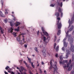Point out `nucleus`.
I'll return each mask as SVG.
<instances>
[{"label": "nucleus", "instance_id": "obj_42", "mask_svg": "<svg viewBox=\"0 0 74 74\" xmlns=\"http://www.w3.org/2000/svg\"><path fill=\"white\" fill-rule=\"evenodd\" d=\"M42 52L43 53H45V49H43L42 50Z\"/></svg>", "mask_w": 74, "mask_h": 74}, {"label": "nucleus", "instance_id": "obj_47", "mask_svg": "<svg viewBox=\"0 0 74 74\" xmlns=\"http://www.w3.org/2000/svg\"><path fill=\"white\" fill-rule=\"evenodd\" d=\"M27 58L28 59V60H29V61L31 60V59L30 58H29V57H27Z\"/></svg>", "mask_w": 74, "mask_h": 74}, {"label": "nucleus", "instance_id": "obj_32", "mask_svg": "<svg viewBox=\"0 0 74 74\" xmlns=\"http://www.w3.org/2000/svg\"><path fill=\"white\" fill-rule=\"evenodd\" d=\"M25 34H26L25 33H22L20 34V35H21L22 36H25Z\"/></svg>", "mask_w": 74, "mask_h": 74}, {"label": "nucleus", "instance_id": "obj_51", "mask_svg": "<svg viewBox=\"0 0 74 74\" xmlns=\"http://www.w3.org/2000/svg\"><path fill=\"white\" fill-rule=\"evenodd\" d=\"M61 17H62V16H63V13L62 12H61Z\"/></svg>", "mask_w": 74, "mask_h": 74}, {"label": "nucleus", "instance_id": "obj_17", "mask_svg": "<svg viewBox=\"0 0 74 74\" xmlns=\"http://www.w3.org/2000/svg\"><path fill=\"white\" fill-rule=\"evenodd\" d=\"M20 68L21 69L22 71H23V70H25V71H26V69H24V68H23V66H21L20 67Z\"/></svg>", "mask_w": 74, "mask_h": 74}, {"label": "nucleus", "instance_id": "obj_15", "mask_svg": "<svg viewBox=\"0 0 74 74\" xmlns=\"http://www.w3.org/2000/svg\"><path fill=\"white\" fill-rule=\"evenodd\" d=\"M20 24H21V23L18 22H16V27H17V26H18Z\"/></svg>", "mask_w": 74, "mask_h": 74}, {"label": "nucleus", "instance_id": "obj_19", "mask_svg": "<svg viewBox=\"0 0 74 74\" xmlns=\"http://www.w3.org/2000/svg\"><path fill=\"white\" fill-rule=\"evenodd\" d=\"M42 30L43 33H44L45 31V29H44V27H42Z\"/></svg>", "mask_w": 74, "mask_h": 74}, {"label": "nucleus", "instance_id": "obj_13", "mask_svg": "<svg viewBox=\"0 0 74 74\" xmlns=\"http://www.w3.org/2000/svg\"><path fill=\"white\" fill-rule=\"evenodd\" d=\"M66 55H69V54L70 53V51L68 50H67L66 51Z\"/></svg>", "mask_w": 74, "mask_h": 74}, {"label": "nucleus", "instance_id": "obj_9", "mask_svg": "<svg viewBox=\"0 0 74 74\" xmlns=\"http://www.w3.org/2000/svg\"><path fill=\"white\" fill-rule=\"evenodd\" d=\"M59 63L60 64H64V63L65 62H64V60H59Z\"/></svg>", "mask_w": 74, "mask_h": 74}, {"label": "nucleus", "instance_id": "obj_44", "mask_svg": "<svg viewBox=\"0 0 74 74\" xmlns=\"http://www.w3.org/2000/svg\"><path fill=\"white\" fill-rule=\"evenodd\" d=\"M62 51H64V47H63L62 48Z\"/></svg>", "mask_w": 74, "mask_h": 74}, {"label": "nucleus", "instance_id": "obj_6", "mask_svg": "<svg viewBox=\"0 0 74 74\" xmlns=\"http://www.w3.org/2000/svg\"><path fill=\"white\" fill-rule=\"evenodd\" d=\"M67 38H65L63 40V42H64V46L65 47H67V43H66V39Z\"/></svg>", "mask_w": 74, "mask_h": 74}, {"label": "nucleus", "instance_id": "obj_36", "mask_svg": "<svg viewBox=\"0 0 74 74\" xmlns=\"http://www.w3.org/2000/svg\"><path fill=\"white\" fill-rule=\"evenodd\" d=\"M10 25H11V26H13V24H12V22H10Z\"/></svg>", "mask_w": 74, "mask_h": 74}, {"label": "nucleus", "instance_id": "obj_21", "mask_svg": "<svg viewBox=\"0 0 74 74\" xmlns=\"http://www.w3.org/2000/svg\"><path fill=\"white\" fill-rule=\"evenodd\" d=\"M19 27H18L17 29H15V31H16L17 32H18L19 30Z\"/></svg>", "mask_w": 74, "mask_h": 74}, {"label": "nucleus", "instance_id": "obj_24", "mask_svg": "<svg viewBox=\"0 0 74 74\" xmlns=\"http://www.w3.org/2000/svg\"><path fill=\"white\" fill-rule=\"evenodd\" d=\"M4 21L5 23H6L7 22V18L5 19L4 20Z\"/></svg>", "mask_w": 74, "mask_h": 74}, {"label": "nucleus", "instance_id": "obj_20", "mask_svg": "<svg viewBox=\"0 0 74 74\" xmlns=\"http://www.w3.org/2000/svg\"><path fill=\"white\" fill-rule=\"evenodd\" d=\"M59 50V46H57L56 49V52H58Z\"/></svg>", "mask_w": 74, "mask_h": 74}, {"label": "nucleus", "instance_id": "obj_18", "mask_svg": "<svg viewBox=\"0 0 74 74\" xmlns=\"http://www.w3.org/2000/svg\"><path fill=\"white\" fill-rule=\"evenodd\" d=\"M43 34H45V36H49L47 32H45L44 33H43Z\"/></svg>", "mask_w": 74, "mask_h": 74}, {"label": "nucleus", "instance_id": "obj_10", "mask_svg": "<svg viewBox=\"0 0 74 74\" xmlns=\"http://www.w3.org/2000/svg\"><path fill=\"white\" fill-rule=\"evenodd\" d=\"M72 67H73V64H71L69 67L68 69V71H70L72 69Z\"/></svg>", "mask_w": 74, "mask_h": 74}, {"label": "nucleus", "instance_id": "obj_8", "mask_svg": "<svg viewBox=\"0 0 74 74\" xmlns=\"http://www.w3.org/2000/svg\"><path fill=\"white\" fill-rule=\"evenodd\" d=\"M0 30L1 31V34H4V29L0 26Z\"/></svg>", "mask_w": 74, "mask_h": 74}, {"label": "nucleus", "instance_id": "obj_46", "mask_svg": "<svg viewBox=\"0 0 74 74\" xmlns=\"http://www.w3.org/2000/svg\"><path fill=\"white\" fill-rule=\"evenodd\" d=\"M25 39L24 38H23V42H25Z\"/></svg>", "mask_w": 74, "mask_h": 74}, {"label": "nucleus", "instance_id": "obj_23", "mask_svg": "<svg viewBox=\"0 0 74 74\" xmlns=\"http://www.w3.org/2000/svg\"><path fill=\"white\" fill-rule=\"evenodd\" d=\"M16 33L13 32L12 34L14 35V37H16Z\"/></svg>", "mask_w": 74, "mask_h": 74}, {"label": "nucleus", "instance_id": "obj_56", "mask_svg": "<svg viewBox=\"0 0 74 74\" xmlns=\"http://www.w3.org/2000/svg\"><path fill=\"white\" fill-rule=\"evenodd\" d=\"M39 70H40V71L41 73H42V71H41V69H40Z\"/></svg>", "mask_w": 74, "mask_h": 74}, {"label": "nucleus", "instance_id": "obj_52", "mask_svg": "<svg viewBox=\"0 0 74 74\" xmlns=\"http://www.w3.org/2000/svg\"><path fill=\"white\" fill-rule=\"evenodd\" d=\"M22 61H23V59H22L21 60H20V61H19V62L20 63H21V62H22Z\"/></svg>", "mask_w": 74, "mask_h": 74}, {"label": "nucleus", "instance_id": "obj_1", "mask_svg": "<svg viewBox=\"0 0 74 74\" xmlns=\"http://www.w3.org/2000/svg\"><path fill=\"white\" fill-rule=\"evenodd\" d=\"M68 32L69 31H67V32H66V31H65V32L67 35L66 37H68V41L70 42L71 45V51L72 52H74V46H73V44H72L74 40H73V38L71 37V35H68Z\"/></svg>", "mask_w": 74, "mask_h": 74}, {"label": "nucleus", "instance_id": "obj_3", "mask_svg": "<svg viewBox=\"0 0 74 74\" xmlns=\"http://www.w3.org/2000/svg\"><path fill=\"white\" fill-rule=\"evenodd\" d=\"M57 19L58 20V21H57L58 23H57V25H58V29H60L62 27V23H61V22L59 23V21L60 20V18L58 17L57 18Z\"/></svg>", "mask_w": 74, "mask_h": 74}, {"label": "nucleus", "instance_id": "obj_26", "mask_svg": "<svg viewBox=\"0 0 74 74\" xmlns=\"http://www.w3.org/2000/svg\"><path fill=\"white\" fill-rule=\"evenodd\" d=\"M56 43H54V47H53V48H54V49H55V48L56 47Z\"/></svg>", "mask_w": 74, "mask_h": 74}, {"label": "nucleus", "instance_id": "obj_35", "mask_svg": "<svg viewBox=\"0 0 74 74\" xmlns=\"http://www.w3.org/2000/svg\"><path fill=\"white\" fill-rule=\"evenodd\" d=\"M1 4H2V7H3V1L2 0H1Z\"/></svg>", "mask_w": 74, "mask_h": 74}, {"label": "nucleus", "instance_id": "obj_22", "mask_svg": "<svg viewBox=\"0 0 74 74\" xmlns=\"http://www.w3.org/2000/svg\"><path fill=\"white\" fill-rule=\"evenodd\" d=\"M63 67L64 69H66V67H67V66H66V65L64 64H63Z\"/></svg>", "mask_w": 74, "mask_h": 74}, {"label": "nucleus", "instance_id": "obj_4", "mask_svg": "<svg viewBox=\"0 0 74 74\" xmlns=\"http://www.w3.org/2000/svg\"><path fill=\"white\" fill-rule=\"evenodd\" d=\"M16 38L17 41L19 42V44L20 45H22V44H24V43H23L22 42V40H21L20 38L19 37H18Z\"/></svg>", "mask_w": 74, "mask_h": 74}, {"label": "nucleus", "instance_id": "obj_48", "mask_svg": "<svg viewBox=\"0 0 74 74\" xmlns=\"http://www.w3.org/2000/svg\"><path fill=\"white\" fill-rule=\"evenodd\" d=\"M16 19V18L14 17V18H13V21H15Z\"/></svg>", "mask_w": 74, "mask_h": 74}, {"label": "nucleus", "instance_id": "obj_11", "mask_svg": "<svg viewBox=\"0 0 74 74\" xmlns=\"http://www.w3.org/2000/svg\"><path fill=\"white\" fill-rule=\"evenodd\" d=\"M60 33H61V31L60 30H59L57 33V35L58 36H59L60 34Z\"/></svg>", "mask_w": 74, "mask_h": 74}, {"label": "nucleus", "instance_id": "obj_41", "mask_svg": "<svg viewBox=\"0 0 74 74\" xmlns=\"http://www.w3.org/2000/svg\"><path fill=\"white\" fill-rule=\"evenodd\" d=\"M50 64L51 66H52V60H51L50 62Z\"/></svg>", "mask_w": 74, "mask_h": 74}, {"label": "nucleus", "instance_id": "obj_33", "mask_svg": "<svg viewBox=\"0 0 74 74\" xmlns=\"http://www.w3.org/2000/svg\"><path fill=\"white\" fill-rule=\"evenodd\" d=\"M43 55L44 57H45V56L46 55V53H43Z\"/></svg>", "mask_w": 74, "mask_h": 74}, {"label": "nucleus", "instance_id": "obj_63", "mask_svg": "<svg viewBox=\"0 0 74 74\" xmlns=\"http://www.w3.org/2000/svg\"><path fill=\"white\" fill-rule=\"evenodd\" d=\"M58 5H60V3L59 2L58 3Z\"/></svg>", "mask_w": 74, "mask_h": 74}, {"label": "nucleus", "instance_id": "obj_62", "mask_svg": "<svg viewBox=\"0 0 74 74\" xmlns=\"http://www.w3.org/2000/svg\"><path fill=\"white\" fill-rule=\"evenodd\" d=\"M29 62L30 63H32L31 62V60H30L29 61Z\"/></svg>", "mask_w": 74, "mask_h": 74}, {"label": "nucleus", "instance_id": "obj_29", "mask_svg": "<svg viewBox=\"0 0 74 74\" xmlns=\"http://www.w3.org/2000/svg\"><path fill=\"white\" fill-rule=\"evenodd\" d=\"M60 60H62V59H63V58H62V56H61L60 57Z\"/></svg>", "mask_w": 74, "mask_h": 74}, {"label": "nucleus", "instance_id": "obj_43", "mask_svg": "<svg viewBox=\"0 0 74 74\" xmlns=\"http://www.w3.org/2000/svg\"><path fill=\"white\" fill-rule=\"evenodd\" d=\"M55 56L56 57V58H58V53H56V55H55Z\"/></svg>", "mask_w": 74, "mask_h": 74}, {"label": "nucleus", "instance_id": "obj_31", "mask_svg": "<svg viewBox=\"0 0 74 74\" xmlns=\"http://www.w3.org/2000/svg\"><path fill=\"white\" fill-rule=\"evenodd\" d=\"M71 74H74V70H72L71 71Z\"/></svg>", "mask_w": 74, "mask_h": 74}, {"label": "nucleus", "instance_id": "obj_38", "mask_svg": "<svg viewBox=\"0 0 74 74\" xmlns=\"http://www.w3.org/2000/svg\"><path fill=\"white\" fill-rule=\"evenodd\" d=\"M62 5H63V3L62 2H61L60 4V6L61 7H62Z\"/></svg>", "mask_w": 74, "mask_h": 74}, {"label": "nucleus", "instance_id": "obj_37", "mask_svg": "<svg viewBox=\"0 0 74 74\" xmlns=\"http://www.w3.org/2000/svg\"><path fill=\"white\" fill-rule=\"evenodd\" d=\"M58 11L59 12H61L62 11H61V9H60V8H59L58 9Z\"/></svg>", "mask_w": 74, "mask_h": 74}, {"label": "nucleus", "instance_id": "obj_40", "mask_svg": "<svg viewBox=\"0 0 74 74\" xmlns=\"http://www.w3.org/2000/svg\"><path fill=\"white\" fill-rule=\"evenodd\" d=\"M68 57H69V54H66V58L67 59L68 58Z\"/></svg>", "mask_w": 74, "mask_h": 74}, {"label": "nucleus", "instance_id": "obj_27", "mask_svg": "<svg viewBox=\"0 0 74 74\" xmlns=\"http://www.w3.org/2000/svg\"><path fill=\"white\" fill-rule=\"evenodd\" d=\"M31 65L33 68H34V66L33 65V63H31Z\"/></svg>", "mask_w": 74, "mask_h": 74}, {"label": "nucleus", "instance_id": "obj_60", "mask_svg": "<svg viewBox=\"0 0 74 74\" xmlns=\"http://www.w3.org/2000/svg\"><path fill=\"white\" fill-rule=\"evenodd\" d=\"M11 74H14V73L13 72H12L11 73Z\"/></svg>", "mask_w": 74, "mask_h": 74}, {"label": "nucleus", "instance_id": "obj_34", "mask_svg": "<svg viewBox=\"0 0 74 74\" xmlns=\"http://www.w3.org/2000/svg\"><path fill=\"white\" fill-rule=\"evenodd\" d=\"M26 66L27 67H28V68H29V66L28 65V64H25Z\"/></svg>", "mask_w": 74, "mask_h": 74}, {"label": "nucleus", "instance_id": "obj_28", "mask_svg": "<svg viewBox=\"0 0 74 74\" xmlns=\"http://www.w3.org/2000/svg\"><path fill=\"white\" fill-rule=\"evenodd\" d=\"M74 54L72 55V61H74Z\"/></svg>", "mask_w": 74, "mask_h": 74}, {"label": "nucleus", "instance_id": "obj_12", "mask_svg": "<svg viewBox=\"0 0 74 74\" xmlns=\"http://www.w3.org/2000/svg\"><path fill=\"white\" fill-rule=\"evenodd\" d=\"M55 14L57 18H58L59 17V13L58 12H56Z\"/></svg>", "mask_w": 74, "mask_h": 74}, {"label": "nucleus", "instance_id": "obj_53", "mask_svg": "<svg viewBox=\"0 0 74 74\" xmlns=\"http://www.w3.org/2000/svg\"><path fill=\"white\" fill-rule=\"evenodd\" d=\"M24 47H25V48H27V45H24Z\"/></svg>", "mask_w": 74, "mask_h": 74}, {"label": "nucleus", "instance_id": "obj_54", "mask_svg": "<svg viewBox=\"0 0 74 74\" xmlns=\"http://www.w3.org/2000/svg\"><path fill=\"white\" fill-rule=\"evenodd\" d=\"M5 14L6 15L7 14H8V12H5Z\"/></svg>", "mask_w": 74, "mask_h": 74}, {"label": "nucleus", "instance_id": "obj_64", "mask_svg": "<svg viewBox=\"0 0 74 74\" xmlns=\"http://www.w3.org/2000/svg\"><path fill=\"white\" fill-rule=\"evenodd\" d=\"M5 11H8V9H5Z\"/></svg>", "mask_w": 74, "mask_h": 74}, {"label": "nucleus", "instance_id": "obj_2", "mask_svg": "<svg viewBox=\"0 0 74 74\" xmlns=\"http://www.w3.org/2000/svg\"><path fill=\"white\" fill-rule=\"evenodd\" d=\"M41 36H42V38L43 37V41L44 42V44H45V46H43V45H41L40 46V48H42V47H43V48H45V46H46L47 43L48 42V41H49V40L48 39V38L47 39H46V38H45V37L44 36H43V35L42 34H41Z\"/></svg>", "mask_w": 74, "mask_h": 74}, {"label": "nucleus", "instance_id": "obj_55", "mask_svg": "<svg viewBox=\"0 0 74 74\" xmlns=\"http://www.w3.org/2000/svg\"><path fill=\"white\" fill-rule=\"evenodd\" d=\"M39 31H38L37 32V34L38 35V36L39 35Z\"/></svg>", "mask_w": 74, "mask_h": 74}, {"label": "nucleus", "instance_id": "obj_61", "mask_svg": "<svg viewBox=\"0 0 74 74\" xmlns=\"http://www.w3.org/2000/svg\"><path fill=\"white\" fill-rule=\"evenodd\" d=\"M42 64H44V62H42Z\"/></svg>", "mask_w": 74, "mask_h": 74}, {"label": "nucleus", "instance_id": "obj_30", "mask_svg": "<svg viewBox=\"0 0 74 74\" xmlns=\"http://www.w3.org/2000/svg\"><path fill=\"white\" fill-rule=\"evenodd\" d=\"M55 4H52L50 5V6L51 7H54V6H55Z\"/></svg>", "mask_w": 74, "mask_h": 74}, {"label": "nucleus", "instance_id": "obj_57", "mask_svg": "<svg viewBox=\"0 0 74 74\" xmlns=\"http://www.w3.org/2000/svg\"><path fill=\"white\" fill-rule=\"evenodd\" d=\"M56 40V36H55V39H54V40L55 41Z\"/></svg>", "mask_w": 74, "mask_h": 74}, {"label": "nucleus", "instance_id": "obj_58", "mask_svg": "<svg viewBox=\"0 0 74 74\" xmlns=\"http://www.w3.org/2000/svg\"><path fill=\"white\" fill-rule=\"evenodd\" d=\"M23 62L25 64H26L27 63H26V62H25V61H23Z\"/></svg>", "mask_w": 74, "mask_h": 74}, {"label": "nucleus", "instance_id": "obj_7", "mask_svg": "<svg viewBox=\"0 0 74 74\" xmlns=\"http://www.w3.org/2000/svg\"><path fill=\"white\" fill-rule=\"evenodd\" d=\"M14 29V27H12L11 28L8 30V32L9 33H12L13 32V29Z\"/></svg>", "mask_w": 74, "mask_h": 74}, {"label": "nucleus", "instance_id": "obj_59", "mask_svg": "<svg viewBox=\"0 0 74 74\" xmlns=\"http://www.w3.org/2000/svg\"><path fill=\"white\" fill-rule=\"evenodd\" d=\"M50 70H51L52 69V66H51L49 68Z\"/></svg>", "mask_w": 74, "mask_h": 74}, {"label": "nucleus", "instance_id": "obj_25", "mask_svg": "<svg viewBox=\"0 0 74 74\" xmlns=\"http://www.w3.org/2000/svg\"><path fill=\"white\" fill-rule=\"evenodd\" d=\"M34 49L37 53H38V51L37 48V47L35 48Z\"/></svg>", "mask_w": 74, "mask_h": 74}, {"label": "nucleus", "instance_id": "obj_50", "mask_svg": "<svg viewBox=\"0 0 74 74\" xmlns=\"http://www.w3.org/2000/svg\"><path fill=\"white\" fill-rule=\"evenodd\" d=\"M44 73L45 74H47V71H44Z\"/></svg>", "mask_w": 74, "mask_h": 74}, {"label": "nucleus", "instance_id": "obj_45", "mask_svg": "<svg viewBox=\"0 0 74 74\" xmlns=\"http://www.w3.org/2000/svg\"><path fill=\"white\" fill-rule=\"evenodd\" d=\"M9 68H10V67H9V66H7V67L5 68V69H6V70H7V69H9Z\"/></svg>", "mask_w": 74, "mask_h": 74}, {"label": "nucleus", "instance_id": "obj_16", "mask_svg": "<svg viewBox=\"0 0 74 74\" xmlns=\"http://www.w3.org/2000/svg\"><path fill=\"white\" fill-rule=\"evenodd\" d=\"M73 28H74V26H73V25H72L71 27L69 29V31H70V32H71V31L72 30H73Z\"/></svg>", "mask_w": 74, "mask_h": 74}, {"label": "nucleus", "instance_id": "obj_5", "mask_svg": "<svg viewBox=\"0 0 74 74\" xmlns=\"http://www.w3.org/2000/svg\"><path fill=\"white\" fill-rule=\"evenodd\" d=\"M52 67L54 69V73H55V72H56L57 73V69H58V68H57V66H56V65L55 64V65H53Z\"/></svg>", "mask_w": 74, "mask_h": 74}, {"label": "nucleus", "instance_id": "obj_39", "mask_svg": "<svg viewBox=\"0 0 74 74\" xmlns=\"http://www.w3.org/2000/svg\"><path fill=\"white\" fill-rule=\"evenodd\" d=\"M69 65H70V63H68L67 64V68L69 67Z\"/></svg>", "mask_w": 74, "mask_h": 74}, {"label": "nucleus", "instance_id": "obj_14", "mask_svg": "<svg viewBox=\"0 0 74 74\" xmlns=\"http://www.w3.org/2000/svg\"><path fill=\"white\" fill-rule=\"evenodd\" d=\"M0 15L2 17H5V16H4V14H3V13L2 12H0Z\"/></svg>", "mask_w": 74, "mask_h": 74}, {"label": "nucleus", "instance_id": "obj_49", "mask_svg": "<svg viewBox=\"0 0 74 74\" xmlns=\"http://www.w3.org/2000/svg\"><path fill=\"white\" fill-rule=\"evenodd\" d=\"M71 63V60H70L69 61V63H70H70Z\"/></svg>", "mask_w": 74, "mask_h": 74}]
</instances>
